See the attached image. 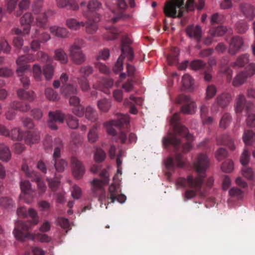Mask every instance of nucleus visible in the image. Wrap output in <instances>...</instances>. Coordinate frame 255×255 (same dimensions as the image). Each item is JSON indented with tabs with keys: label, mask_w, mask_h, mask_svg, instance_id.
<instances>
[{
	"label": "nucleus",
	"mask_w": 255,
	"mask_h": 255,
	"mask_svg": "<svg viewBox=\"0 0 255 255\" xmlns=\"http://www.w3.org/2000/svg\"><path fill=\"white\" fill-rule=\"evenodd\" d=\"M85 117L89 121L94 122L98 119V113L96 110L91 107H87L85 109Z\"/></svg>",
	"instance_id": "c9c22d12"
},
{
	"label": "nucleus",
	"mask_w": 255,
	"mask_h": 255,
	"mask_svg": "<svg viewBox=\"0 0 255 255\" xmlns=\"http://www.w3.org/2000/svg\"><path fill=\"white\" fill-rule=\"evenodd\" d=\"M232 120V117L229 114H224L221 118L220 122V127L223 128H227L231 124Z\"/></svg>",
	"instance_id": "37998d69"
},
{
	"label": "nucleus",
	"mask_w": 255,
	"mask_h": 255,
	"mask_svg": "<svg viewBox=\"0 0 255 255\" xmlns=\"http://www.w3.org/2000/svg\"><path fill=\"white\" fill-rule=\"evenodd\" d=\"M250 161V154L247 149H244L240 158L241 163L243 165H247Z\"/></svg>",
	"instance_id": "680f3d73"
},
{
	"label": "nucleus",
	"mask_w": 255,
	"mask_h": 255,
	"mask_svg": "<svg viewBox=\"0 0 255 255\" xmlns=\"http://www.w3.org/2000/svg\"><path fill=\"white\" fill-rule=\"evenodd\" d=\"M66 24L71 30H77L85 26V22L77 21L74 18H70L66 20Z\"/></svg>",
	"instance_id": "7c9ffc66"
},
{
	"label": "nucleus",
	"mask_w": 255,
	"mask_h": 255,
	"mask_svg": "<svg viewBox=\"0 0 255 255\" xmlns=\"http://www.w3.org/2000/svg\"><path fill=\"white\" fill-rule=\"evenodd\" d=\"M100 17L97 18L96 21H93L89 19L85 23L86 32L89 34H93L95 33L98 29V25L97 22L100 20Z\"/></svg>",
	"instance_id": "c756f323"
},
{
	"label": "nucleus",
	"mask_w": 255,
	"mask_h": 255,
	"mask_svg": "<svg viewBox=\"0 0 255 255\" xmlns=\"http://www.w3.org/2000/svg\"><path fill=\"white\" fill-rule=\"evenodd\" d=\"M240 7L247 18L250 19L254 18L255 16V8L253 5L249 3H242Z\"/></svg>",
	"instance_id": "412c9836"
},
{
	"label": "nucleus",
	"mask_w": 255,
	"mask_h": 255,
	"mask_svg": "<svg viewBox=\"0 0 255 255\" xmlns=\"http://www.w3.org/2000/svg\"><path fill=\"white\" fill-rule=\"evenodd\" d=\"M124 60V57L122 55L118 58L113 68V70L115 72L117 73L123 70Z\"/></svg>",
	"instance_id": "e2e57ef3"
},
{
	"label": "nucleus",
	"mask_w": 255,
	"mask_h": 255,
	"mask_svg": "<svg viewBox=\"0 0 255 255\" xmlns=\"http://www.w3.org/2000/svg\"><path fill=\"white\" fill-rule=\"evenodd\" d=\"M11 109L21 112H27L30 109V106L27 104H23L17 101H13L10 103Z\"/></svg>",
	"instance_id": "58836bf2"
},
{
	"label": "nucleus",
	"mask_w": 255,
	"mask_h": 255,
	"mask_svg": "<svg viewBox=\"0 0 255 255\" xmlns=\"http://www.w3.org/2000/svg\"><path fill=\"white\" fill-rule=\"evenodd\" d=\"M49 120L48 126L51 129H57L56 123H62L64 122V116L59 111L55 112H50L49 113Z\"/></svg>",
	"instance_id": "ddd939ff"
},
{
	"label": "nucleus",
	"mask_w": 255,
	"mask_h": 255,
	"mask_svg": "<svg viewBox=\"0 0 255 255\" xmlns=\"http://www.w3.org/2000/svg\"><path fill=\"white\" fill-rule=\"evenodd\" d=\"M57 5L59 7H65L69 6V8L72 10H77L79 6L77 3L72 0H56Z\"/></svg>",
	"instance_id": "a878e982"
},
{
	"label": "nucleus",
	"mask_w": 255,
	"mask_h": 255,
	"mask_svg": "<svg viewBox=\"0 0 255 255\" xmlns=\"http://www.w3.org/2000/svg\"><path fill=\"white\" fill-rule=\"evenodd\" d=\"M97 106L100 111L106 113L111 108V102L109 99H103L98 101Z\"/></svg>",
	"instance_id": "e433bc0d"
},
{
	"label": "nucleus",
	"mask_w": 255,
	"mask_h": 255,
	"mask_svg": "<svg viewBox=\"0 0 255 255\" xmlns=\"http://www.w3.org/2000/svg\"><path fill=\"white\" fill-rule=\"evenodd\" d=\"M84 44V41L80 39L70 47L69 55L72 61L75 64H81L85 61V55L81 50Z\"/></svg>",
	"instance_id": "6e6552de"
},
{
	"label": "nucleus",
	"mask_w": 255,
	"mask_h": 255,
	"mask_svg": "<svg viewBox=\"0 0 255 255\" xmlns=\"http://www.w3.org/2000/svg\"><path fill=\"white\" fill-rule=\"evenodd\" d=\"M32 74L34 79L37 81H40L42 80V71L40 65L37 64L33 65L32 69Z\"/></svg>",
	"instance_id": "49530a36"
},
{
	"label": "nucleus",
	"mask_w": 255,
	"mask_h": 255,
	"mask_svg": "<svg viewBox=\"0 0 255 255\" xmlns=\"http://www.w3.org/2000/svg\"><path fill=\"white\" fill-rule=\"evenodd\" d=\"M9 136L13 140L24 139L25 142L31 145L37 143L40 139L39 133H32L29 131L21 132L18 128H14L11 131Z\"/></svg>",
	"instance_id": "0eeeda50"
},
{
	"label": "nucleus",
	"mask_w": 255,
	"mask_h": 255,
	"mask_svg": "<svg viewBox=\"0 0 255 255\" xmlns=\"http://www.w3.org/2000/svg\"><path fill=\"white\" fill-rule=\"evenodd\" d=\"M183 98L186 103L181 109L182 112L185 114H193L195 113L196 106L194 102L192 101L190 98L188 96H184Z\"/></svg>",
	"instance_id": "6ab92c4d"
},
{
	"label": "nucleus",
	"mask_w": 255,
	"mask_h": 255,
	"mask_svg": "<svg viewBox=\"0 0 255 255\" xmlns=\"http://www.w3.org/2000/svg\"><path fill=\"white\" fill-rule=\"evenodd\" d=\"M43 0H35L32 6V11L36 14L41 13Z\"/></svg>",
	"instance_id": "4d7b16f0"
},
{
	"label": "nucleus",
	"mask_w": 255,
	"mask_h": 255,
	"mask_svg": "<svg viewBox=\"0 0 255 255\" xmlns=\"http://www.w3.org/2000/svg\"><path fill=\"white\" fill-rule=\"evenodd\" d=\"M113 179L114 183L110 186L109 189V194H110V198L112 200V203H114L116 201V195L119 188V182L116 180V177H114Z\"/></svg>",
	"instance_id": "473e14b6"
},
{
	"label": "nucleus",
	"mask_w": 255,
	"mask_h": 255,
	"mask_svg": "<svg viewBox=\"0 0 255 255\" xmlns=\"http://www.w3.org/2000/svg\"><path fill=\"white\" fill-rule=\"evenodd\" d=\"M129 123V119L127 115H121L118 121L112 120L104 124V126L107 129L109 135L114 136L116 134V131L114 127H121L122 125Z\"/></svg>",
	"instance_id": "9d476101"
},
{
	"label": "nucleus",
	"mask_w": 255,
	"mask_h": 255,
	"mask_svg": "<svg viewBox=\"0 0 255 255\" xmlns=\"http://www.w3.org/2000/svg\"><path fill=\"white\" fill-rule=\"evenodd\" d=\"M249 62V55L245 54L238 56L236 61L232 62L230 65L233 68H242L248 64Z\"/></svg>",
	"instance_id": "5701e85b"
},
{
	"label": "nucleus",
	"mask_w": 255,
	"mask_h": 255,
	"mask_svg": "<svg viewBox=\"0 0 255 255\" xmlns=\"http://www.w3.org/2000/svg\"><path fill=\"white\" fill-rule=\"evenodd\" d=\"M78 84L82 91L87 92L90 89V85L86 77H81L78 78Z\"/></svg>",
	"instance_id": "5fc2aeb1"
},
{
	"label": "nucleus",
	"mask_w": 255,
	"mask_h": 255,
	"mask_svg": "<svg viewBox=\"0 0 255 255\" xmlns=\"http://www.w3.org/2000/svg\"><path fill=\"white\" fill-rule=\"evenodd\" d=\"M119 138L123 143L135 142L136 141V136L134 133H130L129 135L128 138L127 137V135L124 132H121L118 135Z\"/></svg>",
	"instance_id": "ea45409f"
},
{
	"label": "nucleus",
	"mask_w": 255,
	"mask_h": 255,
	"mask_svg": "<svg viewBox=\"0 0 255 255\" xmlns=\"http://www.w3.org/2000/svg\"><path fill=\"white\" fill-rule=\"evenodd\" d=\"M187 35L191 38L194 39L197 41H200L202 36V29L199 25H189L186 28Z\"/></svg>",
	"instance_id": "4468645a"
},
{
	"label": "nucleus",
	"mask_w": 255,
	"mask_h": 255,
	"mask_svg": "<svg viewBox=\"0 0 255 255\" xmlns=\"http://www.w3.org/2000/svg\"><path fill=\"white\" fill-rule=\"evenodd\" d=\"M106 157L105 152L101 148H98L94 154V159L96 162H102Z\"/></svg>",
	"instance_id": "13d9d810"
},
{
	"label": "nucleus",
	"mask_w": 255,
	"mask_h": 255,
	"mask_svg": "<svg viewBox=\"0 0 255 255\" xmlns=\"http://www.w3.org/2000/svg\"><path fill=\"white\" fill-rule=\"evenodd\" d=\"M49 12V10H47L39 13L36 17L35 24L39 27H44L47 22V14Z\"/></svg>",
	"instance_id": "72a5a7b5"
},
{
	"label": "nucleus",
	"mask_w": 255,
	"mask_h": 255,
	"mask_svg": "<svg viewBox=\"0 0 255 255\" xmlns=\"http://www.w3.org/2000/svg\"><path fill=\"white\" fill-rule=\"evenodd\" d=\"M52 35L55 36L65 38L68 36V31L66 28L56 25H51L49 28Z\"/></svg>",
	"instance_id": "aec40b11"
},
{
	"label": "nucleus",
	"mask_w": 255,
	"mask_h": 255,
	"mask_svg": "<svg viewBox=\"0 0 255 255\" xmlns=\"http://www.w3.org/2000/svg\"><path fill=\"white\" fill-rule=\"evenodd\" d=\"M222 170L225 172H230L234 170V166L233 162L231 160H228L224 162L221 167Z\"/></svg>",
	"instance_id": "052dcab7"
},
{
	"label": "nucleus",
	"mask_w": 255,
	"mask_h": 255,
	"mask_svg": "<svg viewBox=\"0 0 255 255\" xmlns=\"http://www.w3.org/2000/svg\"><path fill=\"white\" fill-rule=\"evenodd\" d=\"M34 22V17L30 12H26L20 18V23L24 27V32L28 34L31 25Z\"/></svg>",
	"instance_id": "dca6fc26"
},
{
	"label": "nucleus",
	"mask_w": 255,
	"mask_h": 255,
	"mask_svg": "<svg viewBox=\"0 0 255 255\" xmlns=\"http://www.w3.org/2000/svg\"><path fill=\"white\" fill-rule=\"evenodd\" d=\"M234 107L237 113H241L244 108L248 111L253 109L254 105L252 102L247 101L245 95L239 94L235 100Z\"/></svg>",
	"instance_id": "9b49d317"
},
{
	"label": "nucleus",
	"mask_w": 255,
	"mask_h": 255,
	"mask_svg": "<svg viewBox=\"0 0 255 255\" xmlns=\"http://www.w3.org/2000/svg\"><path fill=\"white\" fill-rule=\"evenodd\" d=\"M77 89L73 85L69 84H64L61 88V93L65 96L70 98L71 96H75L77 94Z\"/></svg>",
	"instance_id": "bb28decb"
},
{
	"label": "nucleus",
	"mask_w": 255,
	"mask_h": 255,
	"mask_svg": "<svg viewBox=\"0 0 255 255\" xmlns=\"http://www.w3.org/2000/svg\"><path fill=\"white\" fill-rule=\"evenodd\" d=\"M54 166L58 172H62L67 166V163L64 159L59 158L54 160Z\"/></svg>",
	"instance_id": "09e8293b"
},
{
	"label": "nucleus",
	"mask_w": 255,
	"mask_h": 255,
	"mask_svg": "<svg viewBox=\"0 0 255 255\" xmlns=\"http://www.w3.org/2000/svg\"><path fill=\"white\" fill-rule=\"evenodd\" d=\"M179 117L178 114L175 113L171 118L170 123L173 126L174 134L169 133L168 135L163 138V145L167 146L169 144H172L177 148L180 140L177 137L178 135L185 136L187 140V143L182 147L183 152L186 153L189 151L192 148V141L194 140L193 135L188 133V129L179 123Z\"/></svg>",
	"instance_id": "f03ea898"
},
{
	"label": "nucleus",
	"mask_w": 255,
	"mask_h": 255,
	"mask_svg": "<svg viewBox=\"0 0 255 255\" xmlns=\"http://www.w3.org/2000/svg\"><path fill=\"white\" fill-rule=\"evenodd\" d=\"M246 116V123L247 126L250 128L255 127V114L248 112Z\"/></svg>",
	"instance_id": "864d4df0"
},
{
	"label": "nucleus",
	"mask_w": 255,
	"mask_h": 255,
	"mask_svg": "<svg viewBox=\"0 0 255 255\" xmlns=\"http://www.w3.org/2000/svg\"><path fill=\"white\" fill-rule=\"evenodd\" d=\"M232 100L231 94L229 92H223L217 96L215 103L211 107L212 113L216 114L219 111V107L225 108L227 107Z\"/></svg>",
	"instance_id": "1a4fd4ad"
},
{
	"label": "nucleus",
	"mask_w": 255,
	"mask_h": 255,
	"mask_svg": "<svg viewBox=\"0 0 255 255\" xmlns=\"http://www.w3.org/2000/svg\"><path fill=\"white\" fill-rule=\"evenodd\" d=\"M11 50V47L8 42L4 38H1L0 41V52L9 53Z\"/></svg>",
	"instance_id": "6e6d98bb"
},
{
	"label": "nucleus",
	"mask_w": 255,
	"mask_h": 255,
	"mask_svg": "<svg viewBox=\"0 0 255 255\" xmlns=\"http://www.w3.org/2000/svg\"><path fill=\"white\" fill-rule=\"evenodd\" d=\"M136 72V70L135 67L131 64H127V73H122L120 74V78L124 79L126 77V76L127 75L128 76H133L134 75Z\"/></svg>",
	"instance_id": "8fccbe9b"
},
{
	"label": "nucleus",
	"mask_w": 255,
	"mask_h": 255,
	"mask_svg": "<svg viewBox=\"0 0 255 255\" xmlns=\"http://www.w3.org/2000/svg\"><path fill=\"white\" fill-rule=\"evenodd\" d=\"M179 53V51L178 49H173L172 55H169L167 57V60L169 65H176L178 63L179 59L178 55Z\"/></svg>",
	"instance_id": "79ce46f5"
},
{
	"label": "nucleus",
	"mask_w": 255,
	"mask_h": 255,
	"mask_svg": "<svg viewBox=\"0 0 255 255\" xmlns=\"http://www.w3.org/2000/svg\"><path fill=\"white\" fill-rule=\"evenodd\" d=\"M34 179L36 181L37 183L38 189L40 194L43 193L46 190V187L45 184L41 180L40 178L38 175H36L34 177Z\"/></svg>",
	"instance_id": "774afa93"
},
{
	"label": "nucleus",
	"mask_w": 255,
	"mask_h": 255,
	"mask_svg": "<svg viewBox=\"0 0 255 255\" xmlns=\"http://www.w3.org/2000/svg\"><path fill=\"white\" fill-rule=\"evenodd\" d=\"M43 74L47 80L52 78L54 73V67L50 64L46 65L43 68Z\"/></svg>",
	"instance_id": "c03bdc74"
},
{
	"label": "nucleus",
	"mask_w": 255,
	"mask_h": 255,
	"mask_svg": "<svg viewBox=\"0 0 255 255\" xmlns=\"http://www.w3.org/2000/svg\"><path fill=\"white\" fill-rule=\"evenodd\" d=\"M242 139L246 145H251L255 142V132L252 130H245Z\"/></svg>",
	"instance_id": "393cba45"
},
{
	"label": "nucleus",
	"mask_w": 255,
	"mask_h": 255,
	"mask_svg": "<svg viewBox=\"0 0 255 255\" xmlns=\"http://www.w3.org/2000/svg\"><path fill=\"white\" fill-rule=\"evenodd\" d=\"M182 84L185 90L192 91L194 88V80L187 74L183 76Z\"/></svg>",
	"instance_id": "cd10ccee"
},
{
	"label": "nucleus",
	"mask_w": 255,
	"mask_h": 255,
	"mask_svg": "<svg viewBox=\"0 0 255 255\" xmlns=\"http://www.w3.org/2000/svg\"><path fill=\"white\" fill-rule=\"evenodd\" d=\"M17 96L22 99L32 101L35 98V95L33 91L26 92L25 90L19 89L17 91Z\"/></svg>",
	"instance_id": "2f4dec72"
},
{
	"label": "nucleus",
	"mask_w": 255,
	"mask_h": 255,
	"mask_svg": "<svg viewBox=\"0 0 255 255\" xmlns=\"http://www.w3.org/2000/svg\"><path fill=\"white\" fill-rule=\"evenodd\" d=\"M24 236H27L24 239V240L26 238H29L31 240H34L36 239L38 241L41 243H48L51 241V238L48 235L44 234H34L32 233L23 234Z\"/></svg>",
	"instance_id": "b1692460"
},
{
	"label": "nucleus",
	"mask_w": 255,
	"mask_h": 255,
	"mask_svg": "<svg viewBox=\"0 0 255 255\" xmlns=\"http://www.w3.org/2000/svg\"><path fill=\"white\" fill-rule=\"evenodd\" d=\"M209 165L207 156L205 154L200 153L198 155L196 160L194 162V168L199 175L196 177L189 176L187 179L180 178L177 180L176 185L178 187L189 186L195 188V190H189L185 192L184 197L187 200L194 197L196 191L200 189L203 183L202 178Z\"/></svg>",
	"instance_id": "f257e3e1"
},
{
	"label": "nucleus",
	"mask_w": 255,
	"mask_h": 255,
	"mask_svg": "<svg viewBox=\"0 0 255 255\" xmlns=\"http://www.w3.org/2000/svg\"><path fill=\"white\" fill-rule=\"evenodd\" d=\"M11 158V153L8 147L4 144H0V159L7 162Z\"/></svg>",
	"instance_id": "c85d7f7f"
},
{
	"label": "nucleus",
	"mask_w": 255,
	"mask_h": 255,
	"mask_svg": "<svg viewBox=\"0 0 255 255\" xmlns=\"http://www.w3.org/2000/svg\"><path fill=\"white\" fill-rule=\"evenodd\" d=\"M106 29L107 30L106 33L104 34V38L107 40H114L117 37L119 31L118 29L115 28H111L110 27H106Z\"/></svg>",
	"instance_id": "4c0bfd02"
},
{
	"label": "nucleus",
	"mask_w": 255,
	"mask_h": 255,
	"mask_svg": "<svg viewBox=\"0 0 255 255\" xmlns=\"http://www.w3.org/2000/svg\"><path fill=\"white\" fill-rule=\"evenodd\" d=\"M228 155V152L224 148H219L215 153V156L218 160H221Z\"/></svg>",
	"instance_id": "0e129e2a"
},
{
	"label": "nucleus",
	"mask_w": 255,
	"mask_h": 255,
	"mask_svg": "<svg viewBox=\"0 0 255 255\" xmlns=\"http://www.w3.org/2000/svg\"><path fill=\"white\" fill-rule=\"evenodd\" d=\"M67 124L68 126L72 129H75L79 126L78 120L72 115H69L67 118Z\"/></svg>",
	"instance_id": "3c124183"
},
{
	"label": "nucleus",
	"mask_w": 255,
	"mask_h": 255,
	"mask_svg": "<svg viewBox=\"0 0 255 255\" xmlns=\"http://www.w3.org/2000/svg\"><path fill=\"white\" fill-rule=\"evenodd\" d=\"M101 177H103L102 180L94 179L90 182L91 185V192L94 197H98L99 200L102 201L106 198L105 192L103 186L109 182V175L106 170H103L100 174Z\"/></svg>",
	"instance_id": "20e7f679"
},
{
	"label": "nucleus",
	"mask_w": 255,
	"mask_h": 255,
	"mask_svg": "<svg viewBox=\"0 0 255 255\" xmlns=\"http://www.w3.org/2000/svg\"><path fill=\"white\" fill-rule=\"evenodd\" d=\"M183 0H171L166 2L164 7L165 14L170 17H180L182 16Z\"/></svg>",
	"instance_id": "423d86ee"
},
{
	"label": "nucleus",
	"mask_w": 255,
	"mask_h": 255,
	"mask_svg": "<svg viewBox=\"0 0 255 255\" xmlns=\"http://www.w3.org/2000/svg\"><path fill=\"white\" fill-rule=\"evenodd\" d=\"M230 196L237 198H242L243 196V192L240 189L236 187H232L229 191Z\"/></svg>",
	"instance_id": "bf43d9fd"
},
{
	"label": "nucleus",
	"mask_w": 255,
	"mask_h": 255,
	"mask_svg": "<svg viewBox=\"0 0 255 255\" xmlns=\"http://www.w3.org/2000/svg\"><path fill=\"white\" fill-rule=\"evenodd\" d=\"M82 194L81 188L77 186L74 185L71 190V195L72 197L75 199H78L80 198Z\"/></svg>",
	"instance_id": "338daca9"
},
{
	"label": "nucleus",
	"mask_w": 255,
	"mask_h": 255,
	"mask_svg": "<svg viewBox=\"0 0 255 255\" xmlns=\"http://www.w3.org/2000/svg\"><path fill=\"white\" fill-rule=\"evenodd\" d=\"M16 63L17 65L16 71L18 76H21L22 73L26 71L30 68L29 65L26 64L28 62L25 55L18 57L16 60Z\"/></svg>",
	"instance_id": "f3484780"
},
{
	"label": "nucleus",
	"mask_w": 255,
	"mask_h": 255,
	"mask_svg": "<svg viewBox=\"0 0 255 255\" xmlns=\"http://www.w3.org/2000/svg\"><path fill=\"white\" fill-rule=\"evenodd\" d=\"M165 165L168 169H170L175 166L182 167L183 165L182 155L179 153H177L174 158L171 157L168 158L165 161Z\"/></svg>",
	"instance_id": "a211bd4d"
},
{
	"label": "nucleus",
	"mask_w": 255,
	"mask_h": 255,
	"mask_svg": "<svg viewBox=\"0 0 255 255\" xmlns=\"http://www.w3.org/2000/svg\"><path fill=\"white\" fill-rule=\"evenodd\" d=\"M55 59L59 61L62 64H65L68 62V56L67 54L61 48L56 49L54 51Z\"/></svg>",
	"instance_id": "f704fd0d"
},
{
	"label": "nucleus",
	"mask_w": 255,
	"mask_h": 255,
	"mask_svg": "<svg viewBox=\"0 0 255 255\" xmlns=\"http://www.w3.org/2000/svg\"><path fill=\"white\" fill-rule=\"evenodd\" d=\"M219 72L227 74V81L228 83L232 82V85L235 87H239L245 84L249 78L241 71L236 73L232 79L233 70L230 67L225 65L220 67Z\"/></svg>",
	"instance_id": "39448f33"
},
{
	"label": "nucleus",
	"mask_w": 255,
	"mask_h": 255,
	"mask_svg": "<svg viewBox=\"0 0 255 255\" xmlns=\"http://www.w3.org/2000/svg\"><path fill=\"white\" fill-rule=\"evenodd\" d=\"M217 92L216 87L213 85L208 86L206 89V99H210L212 98Z\"/></svg>",
	"instance_id": "69168bd1"
},
{
	"label": "nucleus",
	"mask_w": 255,
	"mask_h": 255,
	"mask_svg": "<svg viewBox=\"0 0 255 255\" xmlns=\"http://www.w3.org/2000/svg\"><path fill=\"white\" fill-rule=\"evenodd\" d=\"M244 41L242 37L236 36L233 37L229 46V53L231 55H235L243 46Z\"/></svg>",
	"instance_id": "2eb2a0df"
},
{
	"label": "nucleus",
	"mask_w": 255,
	"mask_h": 255,
	"mask_svg": "<svg viewBox=\"0 0 255 255\" xmlns=\"http://www.w3.org/2000/svg\"><path fill=\"white\" fill-rule=\"evenodd\" d=\"M71 166L74 177L76 179L81 178L85 172V167L82 162L76 158H73Z\"/></svg>",
	"instance_id": "f8f14e48"
},
{
	"label": "nucleus",
	"mask_w": 255,
	"mask_h": 255,
	"mask_svg": "<svg viewBox=\"0 0 255 255\" xmlns=\"http://www.w3.org/2000/svg\"><path fill=\"white\" fill-rule=\"evenodd\" d=\"M17 214L21 217H30L32 221L27 222L22 221H17L15 224V227L13 231L14 237L17 240L23 241L24 239L27 236H24L23 231L31 229L34 226L37 225L39 219L37 213L33 208H29L28 210L24 207H19L17 210Z\"/></svg>",
	"instance_id": "7ed1b4c3"
},
{
	"label": "nucleus",
	"mask_w": 255,
	"mask_h": 255,
	"mask_svg": "<svg viewBox=\"0 0 255 255\" xmlns=\"http://www.w3.org/2000/svg\"><path fill=\"white\" fill-rule=\"evenodd\" d=\"M30 4V2L28 0H22L18 4V7L19 10L16 11L15 13L16 16H19L22 10L28 8Z\"/></svg>",
	"instance_id": "603ef678"
},
{
	"label": "nucleus",
	"mask_w": 255,
	"mask_h": 255,
	"mask_svg": "<svg viewBox=\"0 0 255 255\" xmlns=\"http://www.w3.org/2000/svg\"><path fill=\"white\" fill-rule=\"evenodd\" d=\"M21 190L23 194V195L21 194L20 195V198L21 199H23L25 202L29 203L31 202V200H26L25 199L24 196L26 194H30L31 193L33 192V190L31 187V184L28 181L24 180L22 181L20 184Z\"/></svg>",
	"instance_id": "4be33fe9"
},
{
	"label": "nucleus",
	"mask_w": 255,
	"mask_h": 255,
	"mask_svg": "<svg viewBox=\"0 0 255 255\" xmlns=\"http://www.w3.org/2000/svg\"><path fill=\"white\" fill-rule=\"evenodd\" d=\"M45 95L47 98L52 101L59 100L58 94L51 88H47L45 91Z\"/></svg>",
	"instance_id": "de8ad7c7"
},
{
	"label": "nucleus",
	"mask_w": 255,
	"mask_h": 255,
	"mask_svg": "<svg viewBox=\"0 0 255 255\" xmlns=\"http://www.w3.org/2000/svg\"><path fill=\"white\" fill-rule=\"evenodd\" d=\"M227 31V28L223 26L216 27L210 30V34L213 37H218L223 35Z\"/></svg>",
	"instance_id": "a18cd8bd"
},
{
	"label": "nucleus",
	"mask_w": 255,
	"mask_h": 255,
	"mask_svg": "<svg viewBox=\"0 0 255 255\" xmlns=\"http://www.w3.org/2000/svg\"><path fill=\"white\" fill-rule=\"evenodd\" d=\"M242 71L249 79L251 78L255 75V62L249 63Z\"/></svg>",
	"instance_id": "a19ab883"
}]
</instances>
